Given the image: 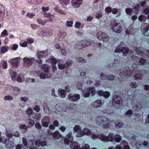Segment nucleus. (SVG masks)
I'll return each mask as SVG.
<instances>
[{
  "mask_svg": "<svg viewBox=\"0 0 149 149\" xmlns=\"http://www.w3.org/2000/svg\"><path fill=\"white\" fill-rule=\"evenodd\" d=\"M123 74L129 77H134V79L136 80L141 79L143 74L142 73L141 70H136L134 72V70H131L129 67H124L122 69Z\"/></svg>",
  "mask_w": 149,
  "mask_h": 149,
  "instance_id": "nucleus-1",
  "label": "nucleus"
},
{
  "mask_svg": "<svg viewBox=\"0 0 149 149\" xmlns=\"http://www.w3.org/2000/svg\"><path fill=\"white\" fill-rule=\"evenodd\" d=\"M96 123L102 127L108 128L109 126V120L107 118L103 116L97 117L96 118Z\"/></svg>",
  "mask_w": 149,
  "mask_h": 149,
  "instance_id": "nucleus-2",
  "label": "nucleus"
},
{
  "mask_svg": "<svg viewBox=\"0 0 149 149\" xmlns=\"http://www.w3.org/2000/svg\"><path fill=\"white\" fill-rule=\"evenodd\" d=\"M98 138L102 141L104 142H112L114 139V134L113 133H109L107 136L102 134H98Z\"/></svg>",
  "mask_w": 149,
  "mask_h": 149,
  "instance_id": "nucleus-3",
  "label": "nucleus"
},
{
  "mask_svg": "<svg viewBox=\"0 0 149 149\" xmlns=\"http://www.w3.org/2000/svg\"><path fill=\"white\" fill-rule=\"evenodd\" d=\"M111 27L113 31L116 33H120L123 30L121 24L120 23H117L115 21L111 22Z\"/></svg>",
  "mask_w": 149,
  "mask_h": 149,
  "instance_id": "nucleus-4",
  "label": "nucleus"
},
{
  "mask_svg": "<svg viewBox=\"0 0 149 149\" xmlns=\"http://www.w3.org/2000/svg\"><path fill=\"white\" fill-rule=\"evenodd\" d=\"M90 45V42L89 41L85 40H82L76 43L75 48L79 50L85 47L88 46Z\"/></svg>",
  "mask_w": 149,
  "mask_h": 149,
  "instance_id": "nucleus-5",
  "label": "nucleus"
},
{
  "mask_svg": "<svg viewBox=\"0 0 149 149\" xmlns=\"http://www.w3.org/2000/svg\"><path fill=\"white\" fill-rule=\"evenodd\" d=\"M48 53L47 49L42 51H38L37 54V57L38 59L37 60V63L39 64H42V60L41 58L45 57Z\"/></svg>",
  "mask_w": 149,
  "mask_h": 149,
  "instance_id": "nucleus-6",
  "label": "nucleus"
},
{
  "mask_svg": "<svg viewBox=\"0 0 149 149\" xmlns=\"http://www.w3.org/2000/svg\"><path fill=\"white\" fill-rule=\"evenodd\" d=\"M96 37L100 40L104 42L108 41L109 38L107 35L102 31H98L96 34Z\"/></svg>",
  "mask_w": 149,
  "mask_h": 149,
  "instance_id": "nucleus-7",
  "label": "nucleus"
},
{
  "mask_svg": "<svg viewBox=\"0 0 149 149\" xmlns=\"http://www.w3.org/2000/svg\"><path fill=\"white\" fill-rule=\"evenodd\" d=\"M141 30L144 36H149V24L143 23L141 25Z\"/></svg>",
  "mask_w": 149,
  "mask_h": 149,
  "instance_id": "nucleus-8",
  "label": "nucleus"
},
{
  "mask_svg": "<svg viewBox=\"0 0 149 149\" xmlns=\"http://www.w3.org/2000/svg\"><path fill=\"white\" fill-rule=\"evenodd\" d=\"M34 61L33 58H28L26 57H24L23 58V66L25 67H29L32 64Z\"/></svg>",
  "mask_w": 149,
  "mask_h": 149,
  "instance_id": "nucleus-9",
  "label": "nucleus"
},
{
  "mask_svg": "<svg viewBox=\"0 0 149 149\" xmlns=\"http://www.w3.org/2000/svg\"><path fill=\"white\" fill-rule=\"evenodd\" d=\"M9 62L12 66V68H17L19 66L18 64L19 63V61L17 58L12 59Z\"/></svg>",
  "mask_w": 149,
  "mask_h": 149,
  "instance_id": "nucleus-10",
  "label": "nucleus"
},
{
  "mask_svg": "<svg viewBox=\"0 0 149 149\" xmlns=\"http://www.w3.org/2000/svg\"><path fill=\"white\" fill-rule=\"evenodd\" d=\"M122 101L121 97L118 95H114L113 97L112 103L113 104H119Z\"/></svg>",
  "mask_w": 149,
  "mask_h": 149,
  "instance_id": "nucleus-11",
  "label": "nucleus"
},
{
  "mask_svg": "<svg viewBox=\"0 0 149 149\" xmlns=\"http://www.w3.org/2000/svg\"><path fill=\"white\" fill-rule=\"evenodd\" d=\"M100 78L102 79H108L109 80L113 81L114 80V76L111 74H109V76H107L103 73H102L100 75Z\"/></svg>",
  "mask_w": 149,
  "mask_h": 149,
  "instance_id": "nucleus-12",
  "label": "nucleus"
},
{
  "mask_svg": "<svg viewBox=\"0 0 149 149\" xmlns=\"http://www.w3.org/2000/svg\"><path fill=\"white\" fill-rule=\"evenodd\" d=\"M68 97L70 100L73 102L76 101L78 100L80 98V96L78 94H75L72 96H71L70 95H68Z\"/></svg>",
  "mask_w": 149,
  "mask_h": 149,
  "instance_id": "nucleus-13",
  "label": "nucleus"
},
{
  "mask_svg": "<svg viewBox=\"0 0 149 149\" xmlns=\"http://www.w3.org/2000/svg\"><path fill=\"white\" fill-rule=\"evenodd\" d=\"M72 6L75 7H79L82 3V0H72L71 1Z\"/></svg>",
  "mask_w": 149,
  "mask_h": 149,
  "instance_id": "nucleus-14",
  "label": "nucleus"
},
{
  "mask_svg": "<svg viewBox=\"0 0 149 149\" xmlns=\"http://www.w3.org/2000/svg\"><path fill=\"white\" fill-rule=\"evenodd\" d=\"M101 101L100 100H98L92 102V105L95 108H97L99 107L101 105Z\"/></svg>",
  "mask_w": 149,
  "mask_h": 149,
  "instance_id": "nucleus-15",
  "label": "nucleus"
},
{
  "mask_svg": "<svg viewBox=\"0 0 149 149\" xmlns=\"http://www.w3.org/2000/svg\"><path fill=\"white\" fill-rule=\"evenodd\" d=\"M39 76L41 79H44L45 78L50 77V75L49 73L42 72L39 74Z\"/></svg>",
  "mask_w": 149,
  "mask_h": 149,
  "instance_id": "nucleus-16",
  "label": "nucleus"
},
{
  "mask_svg": "<svg viewBox=\"0 0 149 149\" xmlns=\"http://www.w3.org/2000/svg\"><path fill=\"white\" fill-rule=\"evenodd\" d=\"M140 8V6L139 5L136 3L134 6V7L132 10L133 12H134V14L137 15L138 13Z\"/></svg>",
  "mask_w": 149,
  "mask_h": 149,
  "instance_id": "nucleus-17",
  "label": "nucleus"
},
{
  "mask_svg": "<svg viewBox=\"0 0 149 149\" xmlns=\"http://www.w3.org/2000/svg\"><path fill=\"white\" fill-rule=\"evenodd\" d=\"M20 88L18 87H14L13 91V95L17 96L20 93Z\"/></svg>",
  "mask_w": 149,
  "mask_h": 149,
  "instance_id": "nucleus-18",
  "label": "nucleus"
},
{
  "mask_svg": "<svg viewBox=\"0 0 149 149\" xmlns=\"http://www.w3.org/2000/svg\"><path fill=\"white\" fill-rule=\"evenodd\" d=\"M53 136L54 138L58 139L61 138V135L58 131H57L54 133Z\"/></svg>",
  "mask_w": 149,
  "mask_h": 149,
  "instance_id": "nucleus-19",
  "label": "nucleus"
},
{
  "mask_svg": "<svg viewBox=\"0 0 149 149\" xmlns=\"http://www.w3.org/2000/svg\"><path fill=\"white\" fill-rule=\"evenodd\" d=\"M49 30L51 31V32H48L49 30L48 29H45L42 31V34L44 35H45L47 36H49L52 35V30L51 29H49Z\"/></svg>",
  "mask_w": 149,
  "mask_h": 149,
  "instance_id": "nucleus-20",
  "label": "nucleus"
},
{
  "mask_svg": "<svg viewBox=\"0 0 149 149\" xmlns=\"http://www.w3.org/2000/svg\"><path fill=\"white\" fill-rule=\"evenodd\" d=\"M58 94L61 98H65L66 95L65 91L63 89L59 90Z\"/></svg>",
  "mask_w": 149,
  "mask_h": 149,
  "instance_id": "nucleus-21",
  "label": "nucleus"
},
{
  "mask_svg": "<svg viewBox=\"0 0 149 149\" xmlns=\"http://www.w3.org/2000/svg\"><path fill=\"white\" fill-rule=\"evenodd\" d=\"M47 61L53 64H56L57 62V60L54 57L52 56L49 58L47 59Z\"/></svg>",
  "mask_w": 149,
  "mask_h": 149,
  "instance_id": "nucleus-22",
  "label": "nucleus"
},
{
  "mask_svg": "<svg viewBox=\"0 0 149 149\" xmlns=\"http://www.w3.org/2000/svg\"><path fill=\"white\" fill-rule=\"evenodd\" d=\"M121 137L118 134L114 135L113 140L116 142H119L121 140Z\"/></svg>",
  "mask_w": 149,
  "mask_h": 149,
  "instance_id": "nucleus-23",
  "label": "nucleus"
},
{
  "mask_svg": "<svg viewBox=\"0 0 149 149\" xmlns=\"http://www.w3.org/2000/svg\"><path fill=\"white\" fill-rule=\"evenodd\" d=\"M87 91L91 93V95H93L95 93V88L94 87H89L87 88Z\"/></svg>",
  "mask_w": 149,
  "mask_h": 149,
  "instance_id": "nucleus-24",
  "label": "nucleus"
},
{
  "mask_svg": "<svg viewBox=\"0 0 149 149\" xmlns=\"http://www.w3.org/2000/svg\"><path fill=\"white\" fill-rule=\"evenodd\" d=\"M129 51V49L126 47H121V52L123 54V56H126Z\"/></svg>",
  "mask_w": 149,
  "mask_h": 149,
  "instance_id": "nucleus-25",
  "label": "nucleus"
},
{
  "mask_svg": "<svg viewBox=\"0 0 149 149\" xmlns=\"http://www.w3.org/2000/svg\"><path fill=\"white\" fill-rule=\"evenodd\" d=\"M135 57L136 59L139 60V63L141 65H144V64L146 61L145 59L137 56H136Z\"/></svg>",
  "mask_w": 149,
  "mask_h": 149,
  "instance_id": "nucleus-26",
  "label": "nucleus"
},
{
  "mask_svg": "<svg viewBox=\"0 0 149 149\" xmlns=\"http://www.w3.org/2000/svg\"><path fill=\"white\" fill-rule=\"evenodd\" d=\"M36 143L37 145H41L42 146H44L46 145V142L45 141H41L40 140H37Z\"/></svg>",
  "mask_w": 149,
  "mask_h": 149,
  "instance_id": "nucleus-27",
  "label": "nucleus"
},
{
  "mask_svg": "<svg viewBox=\"0 0 149 149\" xmlns=\"http://www.w3.org/2000/svg\"><path fill=\"white\" fill-rule=\"evenodd\" d=\"M65 137L73 142L74 136L72 135V132H69V133L65 136Z\"/></svg>",
  "mask_w": 149,
  "mask_h": 149,
  "instance_id": "nucleus-28",
  "label": "nucleus"
},
{
  "mask_svg": "<svg viewBox=\"0 0 149 149\" xmlns=\"http://www.w3.org/2000/svg\"><path fill=\"white\" fill-rule=\"evenodd\" d=\"M6 147L8 149H11L14 146L13 142L11 141H9L6 145Z\"/></svg>",
  "mask_w": 149,
  "mask_h": 149,
  "instance_id": "nucleus-29",
  "label": "nucleus"
},
{
  "mask_svg": "<svg viewBox=\"0 0 149 149\" xmlns=\"http://www.w3.org/2000/svg\"><path fill=\"white\" fill-rule=\"evenodd\" d=\"M124 44V43L123 42H121L120 44L117 46L116 48V49L114 52L115 53H120L121 52V48L120 49V48H121L120 45L122 44Z\"/></svg>",
  "mask_w": 149,
  "mask_h": 149,
  "instance_id": "nucleus-30",
  "label": "nucleus"
},
{
  "mask_svg": "<svg viewBox=\"0 0 149 149\" xmlns=\"http://www.w3.org/2000/svg\"><path fill=\"white\" fill-rule=\"evenodd\" d=\"M37 22L39 24H41L42 25H45L47 22V20H43L41 18H39L37 19Z\"/></svg>",
  "mask_w": 149,
  "mask_h": 149,
  "instance_id": "nucleus-31",
  "label": "nucleus"
},
{
  "mask_svg": "<svg viewBox=\"0 0 149 149\" xmlns=\"http://www.w3.org/2000/svg\"><path fill=\"white\" fill-rule=\"evenodd\" d=\"M146 17L145 15H141L138 17V19L139 21L142 22L145 21L146 19Z\"/></svg>",
  "mask_w": 149,
  "mask_h": 149,
  "instance_id": "nucleus-32",
  "label": "nucleus"
},
{
  "mask_svg": "<svg viewBox=\"0 0 149 149\" xmlns=\"http://www.w3.org/2000/svg\"><path fill=\"white\" fill-rule=\"evenodd\" d=\"M49 66L46 65H42L41 66V68H42L45 72L48 73L49 70Z\"/></svg>",
  "mask_w": 149,
  "mask_h": 149,
  "instance_id": "nucleus-33",
  "label": "nucleus"
},
{
  "mask_svg": "<svg viewBox=\"0 0 149 149\" xmlns=\"http://www.w3.org/2000/svg\"><path fill=\"white\" fill-rule=\"evenodd\" d=\"M1 51L3 53H4L8 52L9 50V47L6 46H3L1 47Z\"/></svg>",
  "mask_w": 149,
  "mask_h": 149,
  "instance_id": "nucleus-34",
  "label": "nucleus"
},
{
  "mask_svg": "<svg viewBox=\"0 0 149 149\" xmlns=\"http://www.w3.org/2000/svg\"><path fill=\"white\" fill-rule=\"evenodd\" d=\"M132 111L130 109L127 111L125 113V116L127 117H131L132 114Z\"/></svg>",
  "mask_w": 149,
  "mask_h": 149,
  "instance_id": "nucleus-35",
  "label": "nucleus"
},
{
  "mask_svg": "<svg viewBox=\"0 0 149 149\" xmlns=\"http://www.w3.org/2000/svg\"><path fill=\"white\" fill-rule=\"evenodd\" d=\"M73 63V61L72 60H68L65 65L66 68H68L70 66L72 65Z\"/></svg>",
  "mask_w": 149,
  "mask_h": 149,
  "instance_id": "nucleus-36",
  "label": "nucleus"
},
{
  "mask_svg": "<svg viewBox=\"0 0 149 149\" xmlns=\"http://www.w3.org/2000/svg\"><path fill=\"white\" fill-rule=\"evenodd\" d=\"M83 131L85 134L89 135L91 133L90 130L87 127H85Z\"/></svg>",
  "mask_w": 149,
  "mask_h": 149,
  "instance_id": "nucleus-37",
  "label": "nucleus"
},
{
  "mask_svg": "<svg viewBox=\"0 0 149 149\" xmlns=\"http://www.w3.org/2000/svg\"><path fill=\"white\" fill-rule=\"evenodd\" d=\"M132 11L133 10L131 8H126L125 10L126 13L129 15H132Z\"/></svg>",
  "mask_w": 149,
  "mask_h": 149,
  "instance_id": "nucleus-38",
  "label": "nucleus"
},
{
  "mask_svg": "<svg viewBox=\"0 0 149 149\" xmlns=\"http://www.w3.org/2000/svg\"><path fill=\"white\" fill-rule=\"evenodd\" d=\"M34 41V38L31 37L29 38L26 39V42L29 44L33 43Z\"/></svg>",
  "mask_w": 149,
  "mask_h": 149,
  "instance_id": "nucleus-39",
  "label": "nucleus"
},
{
  "mask_svg": "<svg viewBox=\"0 0 149 149\" xmlns=\"http://www.w3.org/2000/svg\"><path fill=\"white\" fill-rule=\"evenodd\" d=\"M70 0H61L60 2L62 5H65L68 4L70 2Z\"/></svg>",
  "mask_w": 149,
  "mask_h": 149,
  "instance_id": "nucleus-40",
  "label": "nucleus"
},
{
  "mask_svg": "<svg viewBox=\"0 0 149 149\" xmlns=\"http://www.w3.org/2000/svg\"><path fill=\"white\" fill-rule=\"evenodd\" d=\"M35 15V14L34 12H32L31 13H28L26 14V16L30 18H33Z\"/></svg>",
  "mask_w": 149,
  "mask_h": 149,
  "instance_id": "nucleus-41",
  "label": "nucleus"
},
{
  "mask_svg": "<svg viewBox=\"0 0 149 149\" xmlns=\"http://www.w3.org/2000/svg\"><path fill=\"white\" fill-rule=\"evenodd\" d=\"M76 60L78 62L82 63H85L86 61L83 58L81 57H78L76 59Z\"/></svg>",
  "mask_w": 149,
  "mask_h": 149,
  "instance_id": "nucleus-42",
  "label": "nucleus"
},
{
  "mask_svg": "<svg viewBox=\"0 0 149 149\" xmlns=\"http://www.w3.org/2000/svg\"><path fill=\"white\" fill-rule=\"evenodd\" d=\"M17 75V73L16 72H13L12 74L11 78L12 80L15 81L16 80L15 77Z\"/></svg>",
  "mask_w": 149,
  "mask_h": 149,
  "instance_id": "nucleus-43",
  "label": "nucleus"
},
{
  "mask_svg": "<svg viewBox=\"0 0 149 149\" xmlns=\"http://www.w3.org/2000/svg\"><path fill=\"white\" fill-rule=\"evenodd\" d=\"M112 10V8L111 7H107L105 9V11L107 13H110Z\"/></svg>",
  "mask_w": 149,
  "mask_h": 149,
  "instance_id": "nucleus-44",
  "label": "nucleus"
},
{
  "mask_svg": "<svg viewBox=\"0 0 149 149\" xmlns=\"http://www.w3.org/2000/svg\"><path fill=\"white\" fill-rule=\"evenodd\" d=\"M103 96L105 98H108L110 95V93L108 91L104 92Z\"/></svg>",
  "mask_w": 149,
  "mask_h": 149,
  "instance_id": "nucleus-45",
  "label": "nucleus"
},
{
  "mask_svg": "<svg viewBox=\"0 0 149 149\" xmlns=\"http://www.w3.org/2000/svg\"><path fill=\"white\" fill-rule=\"evenodd\" d=\"M5 14V12L2 11L0 10V20H3Z\"/></svg>",
  "mask_w": 149,
  "mask_h": 149,
  "instance_id": "nucleus-46",
  "label": "nucleus"
},
{
  "mask_svg": "<svg viewBox=\"0 0 149 149\" xmlns=\"http://www.w3.org/2000/svg\"><path fill=\"white\" fill-rule=\"evenodd\" d=\"M8 64L7 62L4 60L3 61L2 68L4 69H6L7 68Z\"/></svg>",
  "mask_w": 149,
  "mask_h": 149,
  "instance_id": "nucleus-47",
  "label": "nucleus"
},
{
  "mask_svg": "<svg viewBox=\"0 0 149 149\" xmlns=\"http://www.w3.org/2000/svg\"><path fill=\"white\" fill-rule=\"evenodd\" d=\"M74 143L75 144L74 149H80V146L78 142L75 141Z\"/></svg>",
  "mask_w": 149,
  "mask_h": 149,
  "instance_id": "nucleus-48",
  "label": "nucleus"
},
{
  "mask_svg": "<svg viewBox=\"0 0 149 149\" xmlns=\"http://www.w3.org/2000/svg\"><path fill=\"white\" fill-rule=\"evenodd\" d=\"M19 128L20 129H24V131L26 132L27 130V126L25 125H19Z\"/></svg>",
  "mask_w": 149,
  "mask_h": 149,
  "instance_id": "nucleus-49",
  "label": "nucleus"
},
{
  "mask_svg": "<svg viewBox=\"0 0 149 149\" xmlns=\"http://www.w3.org/2000/svg\"><path fill=\"white\" fill-rule=\"evenodd\" d=\"M82 84L80 82H78L76 84L77 87L79 89H82Z\"/></svg>",
  "mask_w": 149,
  "mask_h": 149,
  "instance_id": "nucleus-50",
  "label": "nucleus"
},
{
  "mask_svg": "<svg viewBox=\"0 0 149 149\" xmlns=\"http://www.w3.org/2000/svg\"><path fill=\"white\" fill-rule=\"evenodd\" d=\"M4 99L6 101L12 100L13 98L11 95H8L5 96L4 97Z\"/></svg>",
  "mask_w": 149,
  "mask_h": 149,
  "instance_id": "nucleus-51",
  "label": "nucleus"
},
{
  "mask_svg": "<svg viewBox=\"0 0 149 149\" xmlns=\"http://www.w3.org/2000/svg\"><path fill=\"white\" fill-rule=\"evenodd\" d=\"M31 26L32 29L34 30L37 29L39 27V26L35 24H31Z\"/></svg>",
  "mask_w": 149,
  "mask_h": 149,
  "instance_id": "nucleus-52",
  "label": "nucleus"
},
{
  "mask_svg": "<svg viewBox=\"0 0 149 149\" xmlns=\"http://www.w3.org/2000/svg\"><path fill=\"white\" fill-rule=\"evenodd\" d=\"M35 124V121L33 120L29 119V122L28 123V126L29 127H31L33 126Z\"/></svg>",
  "mask_w": 149,
  "mask_h": 149,
  "instance_id": "nucleus-53",
  "label": "nucleus"
},
{
  "mask_svg": "<svg viewBox=\"0 0 149 149\" xmlns=\"http://www.w3.org/2000/svg\"><path fill=\"white\" fill-rule=\"evenodd\" d=\"M64 142L65 144L66 145H68L69 143L70 142L72 143L73 142L70 140L69 139L65 137L64 139Z\"/></svg>",
  "mask_w": 149,
  "mask_h": 149,
  "instance_id": "nucleus-54",
  "label": "nucleus"
},
{
  "mask_svg": "<svg viewBox=\"0 0 149 149\" xmlns=\"http://www.w3.org/2000/svg\"><path fill=\"white\" fill-rule=\"evenodd\" d=\"M50 117L48 116H45L44 118H43L42 121H43L48 122H47L49 123L50 122Z\"/></svg>",
  "mask_w": 149,
  "mask_h": 149,
  "instance_id": "nucleus-55",
  "label": "nucleus"
},
{
  "mask_svg": "<svg viewBox=\"0 0 149 149\" xmlns=\"http://www.w3.org/2000/svg\"><path fill=\"white\" fill-rule=\"evenodd\" d=\"M123 126V124L122 123L120 122L116 125V127L117 129H119L120 127H122Z\"/></svg>",
  "mask_w": 149,
  "mask_h": 149,
  "instance_id": "nucleus-56",
  "label": "nucleus"
},
{
  "mask_svg": "<svg viewBox=\"0 0 149 149\" xmlns=\"http://www.w3.org/2000/svg\"><path fill=\"white\" fill-rule=\"evenodd\" d=\"M41 123H42V125L43 126L45 127H48L49 125V123L46 122L42 121Z\"/></svg>",
  "mask_w": 149,
  "mask_h": 149,
  "instance_id": "nucleus-57",
  "label": "nucleus"
},
{
  "mask_svg": "<svg viewBox=\"0 0 149 149\" xmlns=\"http://www.w3.org/2000/svg\"><path fill=\"white\" fill-rule=\"evenodd\" d=\"M84 134V133L83 131H81L76 134V136L77 137H81L83 136Z\"/></svg>",
  "mask_w": 149,
  "mask_h": 149,
  "instance_id": "nucleus-58",
  "label": "nucleus"
},
{
  "mask_svg": "<svg viewBox=\"0 0 149 149\" xmlns=\"http://www.w3.org/2000/svg\"><path fill=\"white\" fill-rule=\"evenodd\" d=\"M35 127L38 129H40L41 128L42 126L39 123L37 122L35 124Z\"/></svg>",
  "mask_w": 149,
  "mask_h": 149,
  "instance_id": "nucleus-59",
  "label": "nucleus"
},
{
  "mask_svg": "<svg viewBox=\"0 0 149 149\" xmlns=\"http://www.w3.org/2000/svg\"><path fill=\"white\" fill-rule=\"evenodd\" d=\"M33 109L37 112H38L40 110V107L39 105H36L33 107Z\"/></svg>",
  "mask_w": 149,
  "mask_h": 149,
  "instance_id": "nucleus-60",
  "label": "nucleus"
},
{
  "mask_svg": "<svg viewBox=\"0 0 149 149\" xmlns=\"http://www.w3.org/2000/svg\"><path fill=\"white\" fill-rule=\"evenodd\" d=\"M143 13L145 15L148 14L149 13V8H146L143 10Z\"/></svg>",
  "mask_w": 149,
  "mask_h": 149,
  "instance_id": "nucleus-61",
  "label": "nucleus"
},
{
  "mask_svg": "<svg viewBox=\"0 0 149 149\" xmlns=\"http://www.w3.org/2000/svg\"><path fill=\"white\" fill-rule=\"evenodd\" d=\"M66 24L67 26L68 27H71L72 25L73 24V22L72 21H67L66 22Z\"/></svg>",
  "mask_w": 149,
  "mask_h": 149,
  "instance_id": "nucleus-62",
  "label": "nucleus"
},
{
  "mask_svg": "<svg viewBox=\"0 0 149 149\" xmlns=\"http://www.w3.org/2000/svg\"><path fill=\"white\" fill-rule=\"evenodd\" d=\"M13 136H15L16 137H19L20 136V133L16 131L14 132L13 134Z\"/></svg>",
  "mask_w": 149,
  "mask_h": 149,
  "instance_id": "nucleus-63",
  "label": "nucleus"
},
{
  "mask_svg": "<svg viewBox=\"0 0 149 149\" xmlns=\"http://www.w3.org/2000/svg\"><path fill=\"white\" fill-rule=\"evenodd\" d=\"M12 46V49L13 51L16 50L18 47V45L17 44H14Z\"/></svg>",
  "mask_w": 149,
  "mask_h": 149,
  "instance_id": "nucleus-64",
  "label": "nucleus"
}]
</instances>
